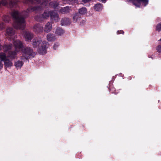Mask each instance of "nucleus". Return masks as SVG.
<instances>
[{
    "label": "nucleus",
    "instance_id": "nucleus-1",
    "mask_svg": "<svg viewBox=\"0 0 161 161\" xmlns=\"http://www.w3.org/2000/svg\"><path fill=\"white\" fill-rule=\"evenodd\" d=\"M41 0H23L22 2L24 3H30L32 4H40V5L34 7H31L27 8L26 11H24L21 13L18 11L14 10L11 13V15L14 20L13 24L14 27L17 29L23 30L25 26V18L28 16L29 13L33 11L39 12L43 8L47 6L48 4L54 9H57L59 5L57 1L50 2V0H44L41 3Z\"/></svg>",
    "mask_w": 161,
    "mask_h": 161
},
{
    "label": "nucleus",
    "instance_id": "nucleus-2",
    "mask_svg": "<svg viewBox=\"0 0 161 161\" xmlns=\"http://www.w3.org/2000/svg\"><path fill=\"white\" fill-rule=\"evenodd\" d=\"M22 55L20 57L22 60L25 61L34 58L36 53L30 47H23L21 50Z\"/></svg>",
    "mask_w": 161,
    "mask_h": 161
},
{
    "label": "nucleus",
    "instance_id": "nucleus-3",
    "mask_svg": "<svg viewBox=\"0 0 161 161\" xmlns=\"http://www.w3.org/2000/svg\"><path fill=\"white\" fill-rule=\"evenodd\" d=\"M13 46L12 44H5L3 47V49L5 52H8L7 57L11 60L15 59L17 57L18 52L15 51H11Z\"/></svg>",
    "mask_w": 161,
    "mask_h": 161
},
{
    "label": "nucleus",
    "instance_id": "nucleus-4",
    "mask_svg": "<svg viewBox=\"0 0 161 161\" xmlns=\"http://www.w3.org/2000/svg\"><path fill=\"white\" fill-rule=\"evenodd\" d=\"M127 1H132L133 4L136 7H145L148 3L149 0H127Z\"/></svg>",
    "mask_w": 161,
    "mask_h": 161
},
{
    "label": "nucleus",
    "instance_id": "nucleus-5",
    "mask_svg": "<svg viewBox=\"0 0 161 161\" xmlns=\"http://www.w3.org/2000/svg\"><path fill=\"white\" fill-rule=\"evenodd\" d=\"M48 46L49 44L46 41H42L41 46L39 48L38 53L42 55L46 53L47 49Z\"/></svg>",
    "mask_w": 161,
    "mask_h": 161
},
{
    "label": "nucleus",
    "instance_id": "nucleus-6",
    "mask_svg": "<svg viewBox=\"0 0 161 161\" xmlns=\"http://www.w3.org/2000/svg\"><path fill=\"white\" fill-rule=\"evenodd\" d=\"M50 16V11L45 10L42 15L38 14L35 18V19L38 21L41 22L43 19H46Z\"/></svg>",
    "mask_w": 161,
    "mask_h": 161
},
{
    "label": "nucleus",
    "instance_id": "nucleus-7",
    "mask_svg": "<svg viewBox=\"0 0 161 161\" xmlns=\"http://www.w3.org/2000/svg\"><path fill=\"white\" fill-rule=\"evenodd\" d=\"M13 44L14 46L15 51L19 52L24 47L22 43L18 40H14Z\"/></svg>",
    "mask_w": 161,
    "mask_h": 161
},
{
    "label": "nucleus",
    "instance_id": "nucleus-8",
    "mask_svg": "<svg viewBox=\"0 0 161 161\" xmlns=\"http://www.w3.org/2000/svg\"><path fill=\"white\" fill-rule=\"evenodd\" d=\"M50 16L51 20L53 19L56 22H58L60 20L58 14L54 11H50Z\"/></svg>",
    "mask_w": 161,
    "mask_h": 161
},
{
    "label": "nucleus",
    "instance_id": "nucleus-9",
    "mask_svg": "<svg viewBox=\"0 0 161 161\" xmlns=\"http://www.w3.org/2000/svg\"><path fill=\"white\" fill-rule=\"evenodd\" d=\"M33 30L34 32L38 33L43 31V26L40 24L35 25L33 27Z\"/></svg>",
    "mask_w": 161,
    "mask_h": 161
},
{
    "label": "nucleus",
    "instance_id": "nucleus-10",
    "mask_svg": "<svg viewBox=\"0 0 161 161\" xmlns=\"http://www.w3.org/2000/svg\"><path fill=\"white\" fill-rule=\"evenodd\" d=\"M7 35L10 39H13L14 36V31L12 28H8L7 29Z\"/></svg>",
    "mask_w": 161,
    "mask_h": 161
},
{
    "label": "nucleus",
    "instance_id": "nucleus-11",
    "mask_svg": "<svg viewBox=\"0 0 161 161\" xmlns=\"http://www.w3.org/2000/svg\"><path fill=\"white\" fill-rule=\"evenodd\" d=\"M42 42V39L40 37H37L34 39L32 42V45L34 47H37Z\"/></svg>",
    "mask_w": 161,
    "mask_h": 161
},
{
    "label": "nucleus",
    "instance_id": "nucleus-12",
    "mask_svg": "<svg viewBox=\"0 0 161 161\" xmlns=\"http://www.w3.org/2000/svg\"><path fill=\"white\" fill-rule=\"evenodd\" d=\"M24 37L26 41L29 42L30 41L33 37V35L29 31H25L24 35Z\"/></svg>",
    "mask_w": 161,
    "mask_h": 161
},
{
    "label": "nucleus",
    "instance_id": "nucleus-13",
    "mask_svg": "<svg viewBox=\"0 0 161 161\" xmlns=\"http://www.w3.org/2000/svg\"><path fill=\"white\" fill-rule=\"evenodd\" d=\"M70 23V19L68 18H64L61 20V25L62 26L69 25Z\"/></svg>",
    "mask_w": 161,
    "mask_h": 161
},
{
    "label": "nucleus",
    "instance_id": "nucleus-14",
    "mask_svg": "<svg viewBox=\"0 0 161 161\" xmlns=\"http://www.w3.org/2000/svg\"><path fill=\"white\" fill-rule=\"evenodd\" d=\"M52 28V24L48 22L45 25L44 31L46 33H48L51 31Z\"/></svg>",
    "mask_w": 161,
    "mask_h": 161
},
{
    "label": "nucleus",
    "instance_id": "nucleus-15",
    "mask_svg": "<svg viewBox=\"0 0 161 161\" xmlns=\"http://www.w3.org/2000/svg\"><path fill=\"white\" fill-rule=\"evenodd\" d=\"M80 18L81 17L80 14L78 13H76L73 15V22L76 23L80 20Z\"/></svg>",
    "mask_w": 161,
    "mask_h": 161
},
{
    "label": "nucleus",
    "instance_id": "nucleus-16",
    "mask_svg": "<svg viewBox=\"0 0 161 161\" xmlns=\"http://www.w3.org/2000/svg\"><path fill=\"white\" fill-rule=\"evenodd\" d=\"M70 7L69 6H66L63 8H62L59 10V12L62 14H67L69 12Z\"/></svg>",
    "mask_w": 161,
    "mask_h": 161
},
{
    "label": "nucleus",
    "instance_id": "nucleus-17",
    "mask_svg": "<svg viewBox=\"0 0 161 161\" xmlns=\"http://www.w3.org/2000/svg\"><path fill=\"white\" fill-rule=\"evenodd\" d=\"M4 66L6 68H9L13 66V63L11 61L7 58L4 61Z\"/></svg>",
    "mask_w": 161,
    "mask_h": 161
},
{
    "label": "nucleus",
    "instance_id": "nucleus-18",
    "mask_svg": "<svg viewBox=\"0 0 161 161\" xmlns=\"http://www.w3.org/2000/svg\"><path fill=\"white\" fill-rule=\"evenodd\" d=\"M24 63L20 60H18L16 61L14 63V65L17 69H20L23 66Z\"/></svg>",
    "mask_w": 161,
    "mask_h": 161
},
{
    "label": "nucleus",
    "instance_id": "nucleus-19",
    "mask_svg": "<svg viewBox=\"0 0 161 161\" xmlns=\"http://www.w3.org/2000/svg\"><path fill=\"white\" fill-rule=\"evenodd\" d=\"M47 39L48 41H54L55 39V36L53 34H49L47 36Z\"/></svg>",
    "mask_w": 161,
    "mask_h": 161
},
{
    "label": "nucleus",
    "instance_id": "nucleus-20",
    "mask_svg": "<svg viewBox=\"0 0 161 161\" xmlns=\"http://www.w3.org/2000/svg\"><path fill=\"white\" fill-rule=\"evenodd\" d=\"M64 33V31L62 28L58 27L56 30L55 33L58 35H61Z\"/></svg>",
    "mask_w": 161,
    "mask_h": 161
},
{
    "label": "nucleus",
    "instance_id": "nucleus-21",
    "mask_svg": "<svg viewBox=\"0 0 161 161\" xmlns=\"http://www.w3.org/2000/svg\"><path fill=\"white\" fill-rule=\"evenodd\" d=\"M103 8V5L101 3H98L95 4L94 8L95 10L97 11H99L101 10Z\"/></svg>",
    "mask_w": 161,
    "mask_h": 161
},
{
    "label": "nucleus",
    "instance_id": "nucleus-22",
    "mask_svg": "<svg viewBox=\"0 0 161 161\" xmlns=\"http://www.w3.org/2000/svg\"><path fill=\"white\" fill-rule=\"evenodd\" d=\"M78 12L80 15H83L87 13V9L85 7L79 9Z\"/></svg>",
    "mask_w": 161,
    "mask_h": 161
},
{
    "label": "nucleus",
    "instance_id": "nucleus-23",
    "mask_svg": "<svg viewBox=\"0 0 161 161\" xmlns=\"http://www.w3.org/2000/svg\"><path fill=\"white\" fill-rule=\"evenodd\" d=\"M7 56L5 53H0V59L1 62L4 61L7 59Z\"/></svg>",
    "mask_w": 161,
    "mask_h": 161
},
{
    "label": "nucleus",
    "instance_id": "nucleus-24",
    "mask_svg": "<svg viewBox=\"0 0 161 161\" xmlns=\"http://www.w3.org/2000/svg\"><path fill=\"white\" fill-rule=\"evenodd\" d=\"M3 19L5 22H8L10 21V18L8 15H4L3 16Z\"/></svg>",
    "mask_w": 161,
    "mask_h": 161
},
{
    "label": "nucleus",
    "instance_id": "nucleus-25",
    "mask_svg": "<svg viewBox=\"0 0 161 161\" xmlns=\"http://www.w3.org/2000/svg\"><path fill=\"white\" fill-rule=\"evenodd\" d=\"M20 2V1H17V2L10 1L9 3L10 6L11 8L14 7L17 4V2Z\"/></svg>",
    "mask_w": 161,
    "mask_h": 161
},
{
    "label": "nucleus",
    "instance_id": "nucleus-26",
    "mask_svg": "<svg viewBox=\"0 0 161 161\" xmlns=\"http://www.w3.org/2000/svg\"><path fill=\"white\" fill-rule=\"evenodd\" d=\"M8 3L7 1L6 0H2L1 2H0V6L1 4L3 6H5Z\"/></svg>",
    "mask_w": 161,
    "mask_h": 161
},
{
    "label": "nucleus",
    "instance_id": "nucleus-27",
    "mask_svg": "<svg viewBox=\"0 0 161 161\" xmlns=\"http://www.w3.org/2000/svg\"><path fill=\"white\" fill-rule=\"evenodd\" d=\"M156 30L158 31H161V22L157 25Z\"/></svg>",
    "mask_w": 161,
    "mask_h": 161
},
{
    "label": "nucleus",
    "instance_id": "nucleus-28",
    "mask_svg": "<svg viewBox=\"0 0 161 161\" xmlns=\"http://www.w3.org/2000/svg\"><path fill=\"white\" fill-rule=\"evenodd\" d=\"M4 23L0 22V30H2L3 29L5 28L4 25Z\"/></svg>",
    "mask_w": 161,
    "mask_h": 161
},
{
    "label": "nucleus",
    "instance_id": "nucleus-29",
    "mask_svg": "<svg viewBox=\"0 0 161 161\" xmlns=\"http://www.w3.org/2000/svg\"><path fill=\"white\" fill-rule=\"evenodd\" d=\"M157 51L159 53H161V45L158 46L157 48Z\"/></svg>",
    "mask_w": 161,
    "mask_h": 161
},
{
    "label": "nucleus",
    "instance_id": "nucleus-30",
    "mask_svg": "<svg viewBox=\"0 0 161 161\" xmlns=\"http://www.w3.org/2000/svg\"><path fill=\"white\" fill-rule=\"evenodd\" d=\"M58 43H55L53 46V49L54 50H56L58 48Z\"/></svg>",
    "mask_w": 161,
    "mask_h": 161
},
{
    "label": "nucleus",
    "instance_id": "nucleus-31",
    "mask_svg": "<svg viewBox=\"0 0 161 161\" xmlns=\"http://www.w3.org/2000/svg\"><path fill=\"white\" fill-rule=\"evenodd\" d=\"M117 33L118 34H123L124 33V32L122 30L118 31H117Z\"/></svg>",
    "mask_w": 161,
    "mask_h": 161
},
{
    "label": "nucleus",
    "instance_id": "nucleus-32",
    "mask_svg": "<svg viewBox=\"0 0 161 161\" xmlns=\"http://www.w3.org/2000/svg\"><path fill=\"white\" fill-rule=\"evenodd\" d=\"M3 64L2 62L0 61V70H1L3 67Z\"/></svg>",
    "mask_w": 161,
    "mask_h": 161
},
{
    "label": "nucleus",
    "instance_id": "nucleus-33",
    "mask_svg": "<svg viewBox=\"0 0 161 161\" xmlns=\"http://www.w3.org/2000/svg\"><path fill=\"white\" fill-rule=\"evenodd\" d=\"M91 0H82V2H84V3H86L87 2H88L90 1Z\"/></svg>",
    "mask_w": 161,
    "mask_h": 161
},
{
    "label": "nucleus",
    "instance_id": "nucleus-34",
    "mask_svg": "<svg viewBox=\"0 0 161 161\" xmlns=\"http://www.w3.org/2000/svg\"><path fill=\"white\" fill-rule=\"evenodd\" d=\"M102 3H105L107 0H100Z\"/></svg>",
    "mask_w": 161,
    "mask_h": 161
},
{
    "label": "nucleus",
    "instance_id": "nucleus-35",
    "mask_svg": "<svg viewBox=\"0 0 161 161\" xmlns=\"http://www.w3.org/2000/svg\"><path fill=\"white\" fill-rule=\"evenodd\" d=\"M160 18H157V19H156V21H157L158 22L159 21H160Z\"/></svg>",
    "mask_w": 161,
    "mask_h": 161
},
{
    "label": "nucleus",
    "instance_id": "nucleus-36",
    "mask_svg": "<svg viewBox=\"0 0 161 161\" xmlns=\"http://www.w3.org/2000/svg\"><path fill=\"white\" fill-rule=\"evenodd\" d=\"M159 41H161V39H160L159 40Z\"/></svg>",
    "mask_w": 161,
    "mask_h": 161
}]
</instances>
